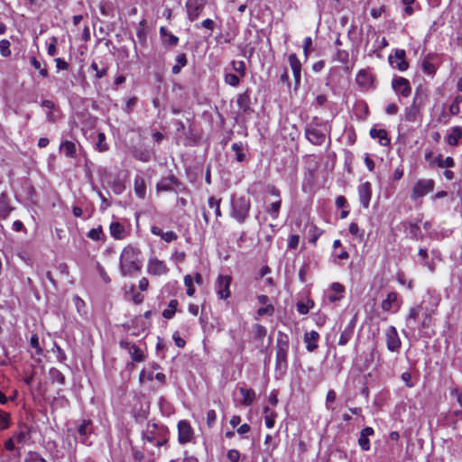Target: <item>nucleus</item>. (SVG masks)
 Returning <instances> with one entry per match:
<instances>
[{
    "mask_svg": "<svg viewBox=\"0 0 462 462\" xmlns=\"http://www.w3.org/2000/svg\"><path fill=\"white\" fill-rule=\"evenodd\" d=\"M140 254V250L132 245H127L123 249L120 254L119 265L121 274L124 277L132 276L141 270Z\"/></svg>",
    "mask_w": 462,
    "mask_h": 462,
    "instance_id": "f03ea898",
    "label": "nucleus"
},
{
    "mask_svg": "<svg viewBox=\"0 0 462 462\" xmlns=\"http://www.w3.org/2000/svg\"><path fill=\"white\" fill-rule=\"evenodd\" d=\"M415 0H402V5L405 6L404 7V14L406 15H411L414 12L413 8H412V4L414 3Z\"/></svg>",
    "mask_w": 462,
    "mask_h": 462,
    "instance_id": "0e129e2a",
    "label": "nucleus"
},
{
    "mask_svg": "<svg viewBox=\"0 0 462 462\" xmlns=\"http://www.w3.org/2000/svg\"><path fill=\"white\" fill-rule=\"evenodd\" d=\"M306 138L313 144L321 145L326 139V134L319 129L309 125L305 129Z\"/></svg>",
    "mask_w": 462,
    "mask_h": 462,
    "instance_id": "dca6fc26",
    "label": "nucleus"
},
{
    "mask_svg": "<svg viewBox=\"0 0 462 462\" xmlns=\"http://www.w3.org/2000/svg\"><path fill=\"white\" fill-rule=\"evenodd\" d=\"M407 230L411 239L421 240L423 238V234L417 223L410 222L407 226Z\"/></svg>",
    "mask_w": 462,
    "mask_h": 462,
    "instance_id": "e433bc0d",
    "label": "nucleus"
},
{
    "mask_svg": "<svg viewBox=\"0 0 462 462\" xmlns=\"http://www.w3.org/2000/svg\"><path fill=\"white\" fill-rule=\"evenodd\" d=\"M225 82L232 87H236L240 83L239 77L233 73H226L225 75Z\"/></svg>",
    "mask_w": 462,
    "mask_h": 462,
    "instance_id": "5fc2aeb1",
    "label": "nucleus"
},
{
    "mask_svg": "<svg viewBox=\"0 0 462 462\" xmlns=\"http://www.w3.org/2000/svg\"><path fill=\"white\" fill-rule=\"evenodd\" d=\"M281 204H282V202L279 199L277 201L273 202L270 205V207L267 208V213L270 214L273 219L278 217L279 211L281 208Z\"/></svg>",
    "mask_w": 462,
    "mask_h": 462,
    "instance_id": "de8ad7c7",
    "label": "nucleus"
},
{
    "mask_svg": "<svg viewBox=\"0 0 462 462\" xmlns=\"http://www.w3.org/2000/svg\"><path fill=\"white\" fill-rule=\"evenodd\" d=\"M250 208L249 199L245 197L232 198L230 216L238 223L243 224L248 218Z\"/></svg>",
    "mask_w": 462,
    "mask_h": 462,
    "instance_id": "20e7f679",
    "label": "nucleus"
},
{
    "mask_svg": "<svg viewBox=\"0 0 462 462\" xmlns=\"http://www.w3.org/2000/svg\"><path fill=\"white\" fill-rule=\"evenodd\" d=\"M354 333V327L352 325H348L342 332L339 337L338 345L346 346L349 340L351 339Z\"/></svg>",
    "mask_w": 462,
    "mask_h": 462,
    "instance_id": "4c0bfd02",
    "label": "nucleus"
},
{
    "mask_svg": "<svg viewBox=\"0 0 462 462\" xmlns=\"http://www.w3.org/2000/svg\"><path fill=\"white\" fill-rule=\"evenodd\" d=\"M207 5V0H187L185 8L188 19L194 22L199 18Z\"/></svg>",
    "mask_w": 462,
    "mask_h": 462,
    "instance_id": "0eeeda50",
    "label": "nucleus"
},
{
    "mask_svg": "<svg viewBox=\"0 0 462 462\" xmlns=\"http://www.w3.org/2000/svg\"><path fill=\"white\" fill-rule=\"evenodd\" d=\"M187 56L185 53H180L175 59V64L172 66L171 72L177 75L180 72L181 69L187 65Z\"/></svg>",
    "mask_w": 462,
    "mask_h": 462,
    "instance_id": "c9c22d12",
    "label": "nucleus"
},
{
    "mask_svg": "<svg viewBox=\"0 0 462 462\" xmlns=\"http://www.w3.org/2000/svg\"><path fill=\"white\" fill-rule=\"evenodd\" d=\"M103 231L101 226H98L97 228H92L88 233V237L94 241H100L102 239Z\"/></svg>",
    "mask_w": 462,
    "mask_h": 462,
    "instance_id": "603ef678",
    "label": "nucleus"
},
{
    "mask_svg": "<svg viewBox=\"0 0 462 462\" xmlns=\"http://www.w3.org/2000/svg\"><path fill=\"white\" fill-rule=\"evenodd\" d=\"M184 284L187 288L186 293L188 296H193L195 293V289L193 287V278L191 275L187 274L184 276Z\"/></svg>",
    "mask_w": 462,
    "mask_h": 462,
    "instance_id": "09e8293b",
    "label": "nucleus"
},
{
    "mask_svg": "<svg viewBox=\"0 0 462 462\" xmlns=\"http://www.w3.org/2000/svg\"><path fill=\"white\" fill-rule=\"evenodd\" d=\"M147 272L151 275L162 276L168 273L169 268L164 261L154 256L148 260Z\"/></svg>",
    "mask_w": 462,
    "mask_h": 462,
    "instance_id": "9b49d317",
    "label": "nucleus"
},
{
    "mask_svg": "<svg viewBox=\"0 0 462 462\" xmlns=\"http://www.w3.org/2000/svg\"><path fill=\"white\" fill-rule=\"evenodd\" d=\"M111 189L112 190L119 195V194H122L124 192V190L125 189V184L123 183V181L119 179H116L112 183H111Z\"/></svg>",
    "mask_w": 462,
    "mask_h": 462,
    "instance_id": "864d4df0",
    "label": "nucleus"
},
{
    "mask_svg": "<svg viewBox=\"0 0 462 462\" xmlns=\"http://www.w3.org/2000/svg\"><path fill=\"white\" fill-rule=\"evenodd\" d=\"M93 432V425L90 420H84L78 427V434L79 441L83 444L88 445V438Z\"/></svg>",
    "mask_w": 462,
    "mask_h": 462,
    "instance_id": "6ab92c4d",
    "label": "nucleus"
},
{
    "mask_svg": "<svg viewBox=\"0 0 462 462\" xmlns=\"http://www.w3.org/2000/svg\"><path fill=\"white\" fill-rule=\"evenodd\" d=\"M370 136L374 139H378L379 143L383 146H387L390 144V138L388 137V134L384 129L372 128L370 130Z\"/></svg>",
    "mask_w": 462,
    "mask_h": 462,
    "instance_id": "c85d7f7f",
    "label": "nucleus"
},
{
    "mask_svg": "<svg viewBox=\"0 0 462 462\" xmlns=\"http://www.w3.org/2000/svg\"><path fill=\"white\" fill-rule=\"evenodd\" d=\"M121 346H124L128 349L129 354L134 362H143L144 360V355L143 351L134 344H130L128 342H121Z\"/></svg>",
    "mask_w": 462,
    "mask_h": 462,
    "instance_id": "cd10ccee",
    "label": "nucleus"
},
{
    "mask_svg": "<svg viewBox=\"0 0 462 462\" xmlns=\"http://www.w3.org/2000/svg\"><path fill=\"white\" fill-rule=\"evenodd\" d=\"M276 417H277L276 413H270V415L264 416V423L268 429L273 428V426L275 424Z\"/></svg>",
    "mask_w": 462,
    "mask_h": 462,
    "instance_id": "774afa93",
    "label": "nucleus"
},
{
    "mask_svg": "<svg viewBox=\"0 0 462 462\" xmlns=\"http://www.w3.org/2000/svg\"><path fill=\"white\" fill-rule=\"evenodd\" d=\"M288 60L292 70L295 85L298 87L300 84L301 63L295 53H291Z\"/></svg>",
    "mask_w": 462,
    "mask_h": 462,
    "instance_id": "412c9836",
    "label": "nucleus"
},
{
    "mask_svg": "<svg viewBox=\"0 0 462 462\" xmlns=\"http://www.w3.org/2000/svg\"><path fill=\"white\" fill-rule=\"evenodd\" d=\"M193 430L187 420H180L178 423V439L180 444L190 442L193 439Z\"/></svg>",
    "mask_w": 462,
    "mask_h": 462,
    "instance_id": "ddd939ff",
    "label": "nucleus"
},
{
    "mask_svg": "<svg viewBox=\"0 0 462 462\" xmlns=\"http://www.w3.org/2000/svg\"><path fill=\"white\" fill-rule=\"evenodd\" d=\"M290 350V337L278 331L275 345V377L281 379L288 370V356Z\"/></svg>",
    "mask_w": 462,
    "mask_h": 462,
    "instance_id": "f257e3e1",
    "label": "nucleus"
},
{
    "mask_svg": "<svg viewBox=\"0 0 462 462\" xmlns=\"http://www.w3.org/2000/svg\"><path fill=\"white\" fill-rule=\"evenodd\" d=\"M73 302L76 307V310L78 313L81 317H86L88 315V311L86 310V303L85 301L78 295L73 296Z\"/></svg>",
    "mask_w": 462,
    "mask_h": 462,
    "instance_id": "a19ab883",
    "label": "nucleus"
},
{
    "mask_svg": "<svg viewBox=\"0 0 462 462\" xmlns=\"http://www.w3.org/2000/svg\"><path fill=\"white\" fill-rule=\"evenodd\" d=\"M179 302L177 300H171L168 303V307L162 311L163 318L171 319L174 317Z\"/></svg>",
    "mask_w": 462,
    "mask_h": 462,
    "instance_id": "58836bf2",
    "label": "nucleus"
},
{
    "mask_svg": "<svg viewBox=\"0 0 462 462\" xmlns=\"http://www.w3.org/2000/svg\"><path fill=\"white\" fill-rule=\"evenodd\" d=\"M160 36L162 39V43L165 48H173L179 43V38L172 34L165 27L160 28Z\"/></svg>",
    "mask_w": 462,
    "mask_h": 462,
    "instance_id": "aec40b11",
    "label": "nucleus"
},
{
    "mask_svg": "<svg viewBox=\"0 0 462 462\" xmlns=\"http://www.w3.org/2000/svg\"><path fill=\"white\" fill-rule=\"evenodd\" d=\"M319 338V334L311 330L310 332H306L304 335V342L306 344V349L309 352H313L318 348V340Z\"/></svg>",
    "mask_w": 462,
    "mask_h": 462,
    "instance_id": "a878e982",
    "label": "nucleus"
},
{
    "mask_svg": "<svg viewBox=\"0 0 462 462\" xmlns=\"http://www.w3.org/2000/svg\"><path fill=\"white\" fill-rule=\"evenodd\" d=\"M358 197L360 204L364 208H367L372 197V185L365 181L358 186Z\"/></svg>",
    "mask_w": 462,
    "mask_h": 462,
    "instance_id": "f3484780",
    "label": "nucleus"
},
{
    "mask_svg": "<svg viewBox=\"0 0 462 462\" xmlns=\"http://www.w3.org/2000/svg\"><path fill=\"white\" fill-rule=\"evenodd\" d=\"M427 297L430 301V306H429V308H425V311L422 315L423 316L422 320L420 322V324L417 323V330H419V332L420 333V336H424L423 330L428 328L430 326L432 315L435 314L436 310H437L439 300H440V298L439 297V295H437L433 292H430V291H428Z\"/></svg>",
    "mask_w": 462,
    "mask_h": 462,
    "instance_id": "39448f33",
    "label": "nucleus"
},
{
    "mask_svg": "<svg viewBox=\"0 0 462 462\" xmlns=\"http://www.w3.org/2000/svg\"><path fill=\"white\" fill-rule=\"evenodd\" d=\"M392 88L397 94H400L403 97H409L411 93V87L409 80L402 77L393 79Z\"/></svg>",
    "mask_w": 462,
    "mask_h": 462,
    "instance_id": "2eb2a0df",
    "label": "nucleus"
},
{
    "mask_svg": "<svg viewBox=\"0 0 462 462\" xmlns=\"http://www.w3.org/2000/svg\"><path fill=\"white\" fill-rule=\"evenodd\" d=\"M422 70H423L424 73L431 76V75H433L435 73V67L429 60H423V62H422Z\"/></svg>",
    "mask_w": 462,
    "mask_h": 462,
    "instance_id": "680f3d73",
    "label": "nucleus"
},
{
    "mask_svg": "<svg viewBox=\"0 0 462 462\" xmlns=\"http://www.w3.org/2000/svg\"><path fill=\"white\" fill-rule=\"evenodd\" d=\"M236 103L241 110H243L244 112L248 111L250 109L251 104L250 93L248 91H245L242 94H239L236 99Z\"/></svg>",
    "mask_w": 462,
    "mask_h": 462,
    "instance_id": "2f4dec72",
    "label": "nucleus"
},
{
    "mask_svg": "<svg viewBox=\"0 0 462 462\" xmlns=\"http://www.w3.org/2000/svg\"><path fill=\"white\" fill-rule=\"evenodd\" d=\"M14 439L20 444H25L31 439L29 429L27 427L21 429Z\"/></svg>",
    "mask_w": 462,
    "mask_h": 462,
    "instance_id": "ea45409f",
    "label": "nucleus"
},
{
    "mask_svg": "<svg viewBox=\"0 0 462 462\" xmlns=\"http://www.w3.org/2000/svg\"><path fill=\"white\" fill-rule=\"evenodd\" d=\"M356 83L362 88H368L372 83L371 75L364 69H361L356 78Z\"/></svg>",
    "mask_w": 462,
    "mask_h": 462,
    "instance_id": "72a5a7b5",
    "label": "nucleus"
},
{
    "mask_svg": "<svg viewBox=\"0 0 462 462\" xmlns=\"http://www.w3.org/2000/svg\"><path fill=\"white\" fill-rule=\"evenodd\" d=\"M402 306V300L397 292H389L386 298L382 301L381 308L383 311L397 312Z\"/></svg>",
    "mask_w": 462,
    "mask_h": 462,
    "instance_id": "f8f14e48",
    "label": "nucleus"
},
{
    "mask_svg": "<svg viewBox=\"0 0 462 462\" xmlns=\"http://www.w3.org/2000/svg\"><path fill=\"white\" fill-rule=\"evenodd\" d=\"M406 52L402 49H396L394 55L389 56V62L392 67L397 69L400 71H404L408 69V63L405 60Z\"/></svg>",
    "mask_w": 462,
    "mask_h": 462,
    "instance_id": "4468645a",
    "label": "nucleus"
},
{
    "mask_svg": "<svg viewBox=\"0 0 462 462\" xmlns=\"http://www.w3.org/2000/svg\"><path fill=\"white\" fill-rule=\"evenodd\" d=\"M10 413L0 410V430H4L9 427Z\"/></svg>",
    "mask_w": 462,
    "mask_h": 462,
    "instance_id": "8fccbe9b",
    "label": "nucleus"
},
{
    "mask_svg": "<svg viewBox=\"0 0 462 462\" xmlns=\"http://www.w3.org/2000/svg\"><path fill=\"white\" fill-rule=\"evenodd\" d=\"M232 151L236 152V159L237 162H242L245 159V154L242 152V144L235 143L232 144Z\"/></svg>",
    "mask_w": 462,
    "mask_h": 462,
    "instance_id": "3c124183",
    "label": "nucleus"
},
{
    "mask_svg": "<svg viewBox=\"0 0 462 462\" xmlns=\"http://www.w3.org/2000/svg\"><path fill=\"white\" fill-rule=\"evenodd\" d=\"M239 392L243 396L241 403L244 406H250L255 399V392L253 389H246L244 387H240Z\"/></svg>",
    "mask_w": 462,
    "mask_h": 462,
    "instance_id": "7c9ffc66",
    "label": "nucleus"
},
{
    "mask_svg": "<svg viewBox=\"0 0 462 462\" xmlns=\"http://www.w3.org/2000/svg\"><path fill=\"white\" fill-rule=\"evenodd\" d=\"M374 434V430L372 427H365L361 430L358 438V445L362 450L367 451L370 449V440L368 438Z\"/></svg>",
    "mask_w": 462,
    "mask_h": 462,
    "instance_id": "b1692460",
    "label": "nucleus"
},
{
    "mask_svg": "<svg viewBox=\"0 0 462 462\" xmlns=\"http://www.w3.org/2000/svg\"><path fill=\"white\" fill-rule=\"evenodd\" d=\"M232 277L219 274L215 282V290L219 299L226 300L230 297V284Z\"/></svg>",
    "mask_w": 462,
    "mask_h": 462,
    "instance_id": "6e6552de",
    "label": "nucleus"
},
{
    "mask_svg": "<svg viewBox=\"0 0 462 462\" xmlns=\"http://www.w3.org/2000/svg\"><path fill=\"white\" fill-rule=\"evenodd\" d=\"M134 192L138 198L142 199L145 198L146 183L142 176L137 175L134 178Z\"/></svg>",
    "mask_w": 462,
    "mask_h": 462,
    "instance_id": "c756f323",
    "label": "nucleus"
},
{
    "mask_svg": "<svg viewBox=\"0 0 462 462\" xmlns=\"http://www.w3.org/2000/svg\"><path fill=\"white\" fill-rule=\"evenodd\" d=\"M90 69L96 72V78L97 79H102L107 74V66L102 65L99 67L98 63L96 61H93L90 65Z\"/></svg>",
    "mask_w": 462,
    "mask_h": 462,
    "instance_id": "a18cd8bd",
    "label": "nucleus"
},
{
    "mask_svg": "<svg viewBox=\"0 0 462 462\" xmlns=\"http://www.w3.org/2000/svg\"><path fill=\"white\" fill-rule=\"evenodd\" d=\"M96 148L99 152H106L108 150V145L106 143V135L104 133H99L97 134V142L96 143Z\"/></svg>",
    "mask_w": 462,
    "mask_h": 462,
    "instance_id": "49530a36",
    "label": "nucleus"
},
{
    "mask_svg": "<svg viewBox=\"0 0 462 462\" xmlns=\"http://www.w3.org/2000/svg\"><path fill=\"white\" fill-rule=\"evenodd\" d=\"M233 69L238 72L241 76H245V63L243 60L240 61H232Z\"/></svg>",
    "mask_w": 462,
    "mask_h": 462,
    "instance_id": "13d9d810",
    "label": "nucleus"
},
{
    "mask_svg": "<svg viewBox=\"0 0 462 462\" xmlns=\"http://www.w3.org/2000/svg\"><path fill=\"white\" fill-rule=\"evenodd\" d=\"M274 312V307L272 304H268L264 307L259 308L257 310L258 316H272Z\"/></svg>",
    "mask_w": 462,
    "mask_h": 462,
    "instance_id": "bf43d9fd",
    "label": "nucleus"
},
{
    "mask_svg": "<svg viewBox=\"0 0 462 462\" xmlns=\"http://www.w3.org/2000/svg\"><path fill=\"white\" fill-rule=\"evenodd\" d=\"M60 151L69 158L76 157L77 148L76 144L70 141H64L60 145Z\"/></svg>",
    "mask_w": 462,
    "mask_h": 462,
    "instance_id": "473e14b6",
    "label": "nucleus"
},
{
    "mask_svg": "<svg viewBox=\"0 0 462 462\" xmlns=\"http://www.w3.org/2000/svg\"><path fill=\"white\" fill-rule=\"evenodd\" d=\"M420 109V104L419 102V94L416 93L412 104L404 109V119L407 122H415Z\"/></svg>",
    "mask_w": 462,
    "mask_h": 462,
    "instance_id": "a211bd4d",
    "label": "nucleus"
},
{
    "mask_svg": "<svg viewBox=\"0 0 462 462\" xmlns=\"http://www.w3.org/2000/svg\"><path fill=\"white\" fill-rule=\"evenodd\" d=\"M300 236L298 235H291L288 241V247L290 249H296L299 245Z\"/></svg>",
    "mask_w": 462,
    "mask_h": 462,
    "instance_id": "338daca9",
    "label": "nucleus"
},
{
    "mask_svg": "<svg viewBox=\"0 0 462 462\" xmlns=\"http://www.w3.org/2000/svg\"><path fill=\"white\" fill-rule=\"evenodd\" d=\"M217 420V413L214 410H209L207 412V424L209 428H212Z\"/></svg>",
    "mask_w": 462,
    "mask_h": 462,
    "instance_id": "e2e57ef3",
    "label": "nucleus"
},
{
    "mask_svg": "<svg viewBox=\"0 0 462 462\" xmlns=\"http://www.w3.org/2000/svg\"><path fill=\"white\" fill-rule=\"evenodd\" d=\"M434 189L433 180H419L413 186L411 191V199H417L422 198L428 193L431 192Z\"/></svg>",
    "mask_w": 462,
    "mask_h": 462,
    "instance_id": "1a4fd4ad",
    "label": "nucleus"
},
{
    "mask_svg": "<svg viewBox=\"0 0 462 462\" xmlns=\"http://www.w3.org/2000/svg\"><path fill=\"white\" fill-rule=\"evenodd\" d=\"M208 204L210 208L214 209L217 218L222 217V213H221V209H220L221 199H216L213 196L209 197L208 199Z\"/></svg>",
    "mask_w": 462,
    "mask_h": 462,
    "instance_id": "79ce46f5",
    "label": "nucleus"
},
{
    "mask_svg": "<svg viewBox=\"0 0 462 462\" xmlns=\"http://www.w3.org/2000/svg\"><path fill=\"white\" fill-rule=\"evenodd\" d=\"M226 456L231 462H238L241 457L240 452L237 449H229Z\"/></svg>",
    "mask_w": 462,
    "mask_h": 462,
    "instance_id": "69168bd1",
    "label": "nucleus"
},
{
    "mask_svg": "<svg viewBox=\"0 0 462 462\" xmlns=\"http://www.w3.org/2000/svg\"><path fill=\"white\" fill-rule=\"evenodd\" d=\"M462 137V127L459 125L453 126L448 130L446 134V142L450 146L458 145L459 140Z\"/></svg>",
    "mask_w": 462,
    "mask_h": 462,
    "instance_id": "5701e85b",
    "label": "nucleus"
},
{
    "mask_svg": "<svg viewBox=\"0 0 462 462\" xmlns=\"http://www.w3.org/2000/svg\"><path fill=\"white\" fill-rule=\"evenodd\" d=\"M0 53L3 57H8L11 55L10 42L8 40L0 41Z\"/></svg>",
    "mask_w": 462,
    "mask_h": 462,
    "instance_id": "6e6d98bb",
    "label": "nucleus"
},
{
    "mask_svg": "<svg viewBox=\"0 0 462 462\" xmlns=\"http://www.w3.org/2000/svg\"><path fill=\"white\" fill-rule=\"evenodd\" d=\"M429 306L430 301L426 295L421 303L409 310V313L406 317V327L411 333H414L417 330V321L420 313L421 312L423 314L425 311V308H429Z\"/></svg>",
    "mask_w": 462,
    "mask_h": 462,
    "instance_id": "423d86ee",
    "label": "nucleus"
},
{
    "mask_svg": "<svg viewBox=\"0 0 462 462\" xmlns=\"http://www.w3.org/2000/svg\"><path fill=\"white\" fill-rule=\"evenodd\" d=\"M168 429L158 423H148L146 429L142 434L144 448L148 449V445L160 448L168 441Z\"/></svg>",
    "mask_w": 462,
    "mask_h": 462,
    "instance_id": "7ed1b4c3",
    "label": "nucleus"
},
{
    "mask_svg": "<svg viewBox=\"0 0 462 462\" xmlns=\"http://www.w3.org/2000/svg\"><path fill=\"white\" fill-rule=\"evenodd\" d=\"M434 162L439 168H453L455 166V162L452 157H447L442 159L441 155H439L434 159Z\"/></svg>",
    "mask_w": 462,
    "mask_h": 462,
    "instance_id": "c03bdc74",
    "label": "nucleus"
},
{
    "mask_svg": "<svg viewBox=\"0 0 462 462\" xmlns=\"http://www.w3.org/2000/svg\"><path fill=\"white\" fill-rule=\"evenodd\" d=\"M375 37V51L382 50L388 46V42L384 37H380L376 32H374Z\"/></svg>",
    "mask_w": 462,
    "mask_h": 462,
    "instance_id": "4d7b16f0",
    "label": "nucleus"
},
{
    "mask_svg": "<svg viewBox=\"0 0 462 462\" xmlns=\"http://www.w3.org/2000/svg\"><path fill=\"white\" fill-rule=\"evenodd\" d=\"M49 375L52 383H58L60 384H64L65 377L63 374L57 368H51L49 371Z\"/></svg>",
    "mask_w": 462,
    "mask_h": 462,
    "instance_id": "37998d69",
    "label": "nucleus"
},
{
    "mask_svg": "<svg viewBox=\"0 0 462 462\" xmlns=\"http://www.w3.org/2000/svg\"><path fill=\"white\" fill-rule=\"evenodd\" d=\"M177 184H179L178 179L173 175H170L168 177L162 178L157 183L156 188L158 191H170L172 190L173 187Z\"/></svg>",
    "mask_w": 462,
    "mask_h": 462,
    "instance_id": "393cba45",
    "label": "nucleus"
},
{
    "mask_svg": "<svg viewBox=\"0 0 462 462\" xmlns=\"http://www.w3.org/2000/svg\"><path fill=\"white\" fill-rule=\"evenodd\" d=\"M151 233L154 236H160L163 241L167 243H171L178 239V235L175 232H163L160 227L156 226H152L151 227Z\"/></svg>",
    "mask_w": 462,
    "mask_h": 462,
    "instance_id": "bb28decb",
    "label": "nucleus"
},
{
    "mask_svg": "<svg viewBox=\"0 0 462 462\" xmlns=\"http://www.w3.org/2000/svg\"><path fill=\"white\" fill-rule=\"evenodd\" d=\"M110 234L115 239H122L125 237V226L119 222H112L110 224Z\"/></svg>",
    "mask_w": 462,
    "mask_h": 462,
    "instance_id": "f704fd0d",
    "label": "nucleus"
},
{
    "mask_svg": "<svg viewBox=\"0 0 462 462\" xmlns=\"http://www.w3.org/2000/svg\"><path fill=\"white\" fill-rule=\"evenodd\" d=\"M344 286L339 282H333L330 289L327 291L326 297L330 302H336L342 299L344 292Z\"/></svg>",
    "mask_w": 462,
    "mask_h": 462,
    "instance_id": "4be33fe9",
    "label": "nucleus"
},
{
    "mask_svg": "<svg viewBox=\"0 0 462 462\" xmlns=\"http://www.w3.org/2000/svg\"><path fill=\"white\" fill-rule=\"evenodd\" d=\"M385 340L387 349L391 352H398L401 348L402 342L399 337L397 329L394 326H389L385 330Z\"/></svg>",
    "mask_w": 462,
    "mask_h": 462,
    "instance_id": "9d476101",
    "label": "nucleus"
},
{
    "mask_svg": "<svg viewBox=\"0 0 462 462\" xmlns=\"http://www.w3.org/2000/svg\"><path fill=\"white\" fill-rule=\"evenodd\" d=\"M30 345L32 348H34L36 350V353L38 355H41L42 353V349L40 346L39 338L36 334L32 335L31 339H30Z\"/></svg>",
    "mask_w": 462,
    "mask_h": 462,
    "instance_id": "052dcab7",
    "label": "nucleus"
}]
</instances>
